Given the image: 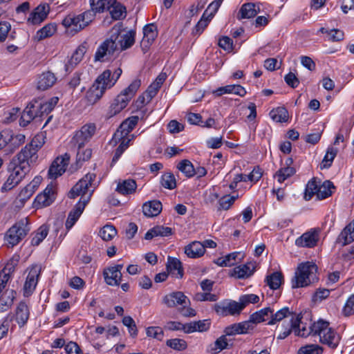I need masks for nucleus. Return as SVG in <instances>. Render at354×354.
Returning <instances> with one entry per match:
<instances>
[{
    "label": "nucleus",
    "instance_id": "nucleus-31",
    "mask_svg": "<svg viewBox=\"0 0 354 354\" xmlns=\"http://www.w3.org/2000/svg\"><path fill=\"white\" fill-rule=\"evenodd\" d=\"M158 35L156 26L153 24H149L143 28V38L141 42L142 46H150Z\"/></svg>",
    "mask_w": 354,
    "mask_h": 354
},
{
    "label": "nucleus",
    "instance_id": "nucleus-1",
    "mask_svg": "<svg viewBox=\"0 0 354 354\" xmlns=\"http://www.w3.org/2000/svg\"><path fill=\"white\" fill-rule=\"evenodd\" d=\"M309 335L318 336L319 342L331 348H335L340 341L339 335L330 327L329 323L322 319L307 326L306 324L302 326L301 329L295 330V335L307 337Z\"/></svg>",
    "mask_w": 354,
    "mask_h": 354
},
{
    "label": "nucleus",
    "instance_id": "nucleus-13",
    "mask_svg": "<svg viewBox=\"0 0 354 354\" xmlns=\"http://www.w3.org/2000/svg\"><path fill=\"white\" fill-rule=\"evenodd\" d=\"M70 156L66 153L58 156L51 164L48 170V176L51 179H56L62 176L69 164Z\"/></svg>",
    "mask_w": 354,
    "mask_h": 354
},
{
    "label": "nucleus",
    "instance_id": "nucleus-25",
    "mask_svg": "<svg viewBox=\"0 0 354 354\" xmlns=\"http://www.w3.org/2000/svg\"><path fill=\"white\" fill-rule=\"evenodd\" d=\"M42 181L41 176H35L33 180L28 184L19 193L20 200L26 201L28 200L39 187Z\"/></svg>",
    "mask_w": 354,
    "mask_h": 354
},
{
    "label": "nucleus",
    "instance_id": "nucleus-17",
    "mask_svg": "<svg viewBox=\"0 0 354 354\" xmlns=\"http://www.w3.org/2000/svg\"><path fill=\"white\" fill-rule=\"evenodd\" d=\"M55 198V187L50 184L46 187L44 192L37 196L34 201V207L41 208L50 205Z\"/></svg>",
    "mask_w": 354,
    "mask_h": 354
},
{
    "label": "nucleus",
    "instance_id": "nucleus-29",
    "mask_svg": "<svg viewBox=\"0 0 354 354\" xmlns=\"http://www.w3.org/2000/svg\"><path fill=\"white\" fill-rule=\"evenodd\" d=\"M167 78V75L165 73H161L156 77L155 81L148 87L145 91V95L147 96V102H150L152 98L157 94L160 88L162 85L163 82Z\"/></svg>",
    "mask_w": 354,
    "mask_h": 354
},
{
    "label": "nucleus",
    "instance_id": "nucleus-34",
    "mask_svg": "<svg viewBox=\"0 0 354 354\" xmlns=\"http://www.w3.org/2000/svg\"><path fill=\"white\" fill-rule=\"evenodd\" d=\"M172 234V230L169 227L156 225L147 232L145 235L146 240H151L156 236H169Z\"/></svg>",
    "mask_w": 354,
    "mask_h": 354
},
{
    "label": "nucleus",
    "instance_id": "nucleus-41",
    "mask_svg": "<svg viewBox=\"0 0 354 354\" xmlns=\"http://www.w3.org/2000/svg\"><path fill=\"white\" fill-rule=\"evenodd\" d=\"M86 52V47L84 44L79 46L71 55L68 63L66 64V70H68L70 68H73L74 66L77 65L82 61Z\"/></svg>",
    "mask_w": 354,
    "mask_h": 354
},
{
    "label": "nucleus",
    "instance_id": "nucleus-43",
    "mask_svg": "<svg viewBox=\"0 0 354 354\" xmlns=\"http://www.w3.org/2000/svg\"><path fill=\"white\" fill-rule=\"evenodd\" d=\"M272 313V308L266 307L261 309L260 310L254 313L250 316V322L253 325L254 324L260 323L266 320V317H270V313Z\"/></svg>",
    "mask_w": 354,
    "mask_h": 354
},
{
    "label": "nucleus",
    "instance_id": "nucleus-21",
    "mask_svg": "<svg viewBox=\"0 0 354 354\" xmlns=\"http://www.w3.org/2000/svg\"><path fill=\"white\" fill-rule=\"evenodd\" d=\"M37 158V153L35 152V149L29 148V146H25L12 158V159L17 161L19 160L20 164L23 162L27 164L29 169H30L31 165L36 162Z\"/></svg>",
    "mask_w": 354,
    "mask_h": 354
},
{
    "label": "nucleus",
    "instance_id": "nucleus-64",
    "mask_svg": "<svg viewBox=\"0 0 354 354\" xmlns=\"http://www.w3.org/2000/svg\"><path fill=\"white\" fill-rule=\"evenodd\" d=\"M194 299L197 301H216L218 299V296L212 294L210 292H197L194 295Z\"/></svg>",
    "mask_w": 354,
    "mask_h": 354
},
{
    "label": "nucleus",
    "instance_id": "nucleus-61",
    "mask_svg": "<svg viewBox=\"0 0 354 354\" xmlns=\"http://www.w3.org/2000/svg\"><path fill=\"white\" fill-rule=\"evenodd\" d=\"M318 185L319 184L315 180H310L308 183L304 194V198L306 201H310L315 195L317 196Z\"/></svg>",
    "mask_w": 354,
    "mask_h": 354
},
{
    "label": "nucleus",
    "instance_id": "nucleus-44",
    "mask_svg": "<svg viewBox=\"0 0 354 354\" xmlns=\"http://www.w3.org/2000/svg\"><path fill=\"white\" fill-rule=\"evenodd\" d=\"M29 317V310L27 305L21 302L17 308L16 311V319L17 323L20 326H24L26 322L28 321Z\"/></svg>",
    "mask_w": 354,
    "mask_h": 354
},
{
    "label": "nucleus",
    "instance_id": "nucleus-8",
    "mask_svg": "<svg viewBox=\"0 0 354 354\" xmlns=\"http://www.w3.org/2000/svg\"><path fill=\"white\" fill-rule=\"evenodd\" d=\"M94 18L93 11L86 10L77 15L70 14L63 19L62 25L68 34L74 35L88 26Z\"/></svg>",
    "mask_w": 354,
    "mask_h": 354
},
{
    "label": "nucleus",
    "instance_id": "nucleus-56",
    "mask_svg": "<svg viewBox=\"0 0 354 354\" xmlns=\"http://www.w3.org/2000/svg\"><path fill=\"white\" fill-rule=\"evenodd\" d=\"M259 301V297L255 294H247L241 295L239 299V303L241 310L249 304H257Z\"/></svg>",
    "mask_w": 354,
    "mask_h": 354
},
{
    "label": "nucleus",
    "instance_id": "nucleus-35",
    "mask_svg": "<svg viewBox=\"0 0 354 354\" xmlns=\"http://www.w3.org/2000/svg\"><path fill=\"white\" fill-rule=\"evenodd\" d=\"M162 210V203L159 201L146 202L142 206L143 214L148 217L158 216Z\"/></svg>",
    "mask_w": 354,
    "mask_h": 354
},
{
    "label": "nucleus",
    "instance_id": "nucleus-27",
    "mask_svg": "<svg viewBox=\"0 0 354 354\" xmlns=\"http://www.w3.org/2000/svg\"><path fill=\"white\" fill-rule=\"evenodd\" d=\"M136 31L129 30L122 34V30L117 40L118 44H120V50H124L131 48L135 43Z\"/></svg>",
    "mask_w": 354,
    "mask_h": 354
},
{
    "label": "nucleus",
    "instance_id": "nucleus-47",
    "mask_svg": "<svg viewBox=\"0 0 354 354\" xmlns=\"http://www.w3.org/2000/svg\"><path fill=\"white\" fill-rule=\"evenodd\" d=\"M14 271V266L8 263L0 272V293L6 288L8 281L10 279L11 273Z\"/></svg>",
    "mask_w": 354,
    "mask_h": 354
},
{
    "label": "nucleus",
    "instance_id": "nucleus-36",
    "mask_svg": "<svg viewBox=\"0 0 354 354\" xmlns=\"http://www.w3.org/2000/svg\"><path fill=\"white\" fill-rule=\"evenodd\" d=\"M167 269L176 278H182L183 276L181 262L176 258L168 257Z\"/></svg>",
    "mask_w": 354,
    "mask_h": 354
},
{
    "label": "nucleus",
    "instance_id": "nucleus-33",
    "mask_svg": "<svg viewBox=\"0 0 354 354\" xmlns=\"http://www.w3.org/2000/svg\"><path fill=\"white\" fill-rule=\"evenodd\" d=\"M260 11L259 6L254 3L243 4L239 12V19H250L255 17Z\"/></svg>",
    "mask_w": 354,
    "mask_h": 354
},
{
    "label": "nucleus",
    "instance_id": "nucleus-50",
    "mask_svg": "<svg viewBox=\"0 0 354 354\" xmlns=\"http://www.w3.org/2000/svg\"><path fill=\"white\" fill-rule=\"evenodd\" d=\"M226 334L218 337L209 347V351L213 354H217L227 348L228 342Z\"/></svg>",
    "mask_w": 354,
    "mask_h": 354
},
{
    "label": "nucleus",
    "instance_id": "nucleus-32",
    "mask_svg": "<svg viewBox=\"0 0 354 354\" xmlns=\"http://www.w3.org/2000/svg\"><path fill=\"white\" fill-rule=\"evenodd\" d=\"M185 253L189 258H199L205 254L202 242L194 241L185 247Z\"/></svg>",
    "mask_w": 354,
    "mask_h": 354
},
{
    "label": "nucleus",
    "instance_id": "nucleus-59",
    "mask_svg": "<svg viewBox=\"0 0 354 354\" xmlns=\"http://www.w3.org/2000/svg\"><path fill=\"white\" fill-rule=\"evenodd\" d=\"M323 348L317 344H307L301 346L297 354H322Z\"/></svg>",
    "mask_w": 354,
    "mask_h": 354
},
{
    "label": "nucleus",
    "instance_id": "nucleus-51",
    "mask_svg": "<svg viewBox=\"0 0 354 354\" xmlns=\"http://www.w3.org/2000/svg\"><path fill=\"white\" fill-rule=\"evenodd\" d=\"M178 169L181 171L186 177L192 178L194 176V167L188 160H181L177 165Z\"/></svg>",
    "mask_w": 354,
    "mask_h": 354
},
{
    "label": "nucleus",
    "instance_id": "nucleus-62",
    "mask_svg": "<svg viewBox=\"0 0 354 354\" xmlns=\"http://www.w3.org/2000/svg\"><path fill=\"white\" fill-rule=\"evenodd\" d=\"M221 0L212 1L205 10L203 17H208L209 20H211L221 6Z\"/></svg>",
    "mask_w": 354,
    "mask_h": 354
},
{
    "label": "nucleus",
    "instance_id": "nucleus-54",
    "mask_svg": "<svg viewBox=\"0 0 354 354\" xmlns=\"http://www.w3.org/2000/svg\"><path fill=\"white\" fill-rule=\"evenodd\" d=\"M45 139L46 136L44 133L41 132L35 135V137L32 139L31 142L26 146H29V148L35 149V152L37 153L39 149H41L45 143Z\"/></svg>",
    "mask_w": 354,
    "mask_h": 354
},
{
    "label": "nucleus",
    "instance_id": "nucleus-49",
    "mask_svg": "<svg viewBox=\"0 0 354 354\" xmlns=\"http://www.w3.org/2000/svg\"><path fill=\"white\" fill-rule=\"evenodd\" d=\"M296 172L295 169L293 167H282L279 169L274 175V178H277L279 183H283L287 178L293 176Z\"/></svg>",
    "mask_w": 354,
    "mask_h": 354
},
{
    "label": "nucleus",
    "instance_id": "nucleus-5",
    "mask_svg": "<svg viewBox=\"0 0 354 354\" xmlns=\"http://www.w3.org/2000/svg\"><path fill=\"white\" fill-rule=\"evenodd\" d=\"M141 85L139 79L134 80L130 85L124 88L114 100L107 112V117L112 118L123 110L133 97Z\"/></svg>",
    "mask_w": 354,
    "mask_h": 354
},
{
    "label": "nucleus",
    "instance_id": "nucleus-3",
    "mask_svg": "<svg viewBox=\"0 0 354 354\" xmlns=\"http://www.w3.org/2000/svg\"><path fill=\"white\" fill-rule=\"evenodd\" d=\"M318 281L317 266L312 261H306L299 264L292 279V288L307 287Z\"/></svg>",
    "mask_w": 354,
    "mask_h": 354
},
{
    "label": "nucleus",
    "instance_id": "nucleus-7",
    "mask_svg": "<svg viewBox=\"0 0 354 354\" xmlns=\"http://www.w3.org/2000/svg\"><path fill=\"white\" fill-rule=\"evenodd\" d=\"M8 176L6 181L2 185L1 192L10 191L15 187L29 172L30 169L27 164H20L19 160L12 158L8 165Z\"/></svg>",
    "mask_w": 354,
    "mask_h": 354
},
{
    "label": "nucleus",
    "instance_id": "nucleus-23",
    "mask_svg": "<svg viewBox=\"0 0 354 354\" xmlns=\"http://www.w3.org/2000/svg\"><path fill=\"white\" fill-rule=\"evenodd\" d=\"M137 189V184L136 180L129 178L125 180H118L117 181V186L115 192L118 194L127 196L136 192Z\"/></svg>",
    "mask_w": 354,
    "mask_h": 354
},
{
    "label": "nucleus",
    "instance_id": "nucleus-4",
    "mask_svg": "<svg viewBox=\"0 0 354 354\" xmlns=\"http://www.w3.org/2000/svg\"><path fill=\"white\" fill-rule=\"evenodd\" d=\"M120 30L121 24L120 23L112 28L110 37L106 39L97 48L94 55L95 62H104L111 59L118 50L117 40L120 34Z\"/></svg>",
    "mask_w": 354,
    "mask_h": 354
},
{
    "label": "nucleus",
    "instance_id": "nucleus-45",
    "mask_svg": "<svg viewBox=\"0 0 354 354\" xmlns=\"http://www.w3.org/2000/svg\"><path fill=\"white\" fill-rule=\"evenodd\" d=\"M283 275L279 272H274L268 275L265 279V282L272 290L278 289L283 282Z\"/></svg>",
    "mask_w": 354,
    "mask_h": 354
},
{
    "label": "nucleus",
    "instance_id": "nucleus-57",
    "mask_svg": "<svg viewBox=\"0 0 354 354\" xmlns=\"http://www.w3.org/2000/svg\"><path fill=\"white\" fill-rule=\"evenodd\" d=\"M48 233V228L46 225H41L37 230V233L32 239L31 243L32 245H39L40 243L46 237Z\"/></svg>",
    "mask_w": 354,
    "mask_h": 354
},
{
    "label": "nucleus",
    "instance_id": "nucleus-15",
    "mask_svg": "<svg viewBox=\"0 0 354 354\" xmlns=\"http://www.w3.org/2000/svg\"><path fill=\"white\" fill-rule=\"evenodd\" d=\"M214 309L218 315L223 316L239 315L242 311L239 301L232 300H225L216 304Z\"/></svg>",
    "mask_w": 354,
    "mask_h": 354
},
{
    "label": "nucleus",
    "instance_id": "nucleus-2",
    "mask_svg": "<svg viewBox=\"0 0 354 354\" xmlns=\"http://www.w3.org/2000/svg\"><path fill=\"white\" fill-rule=\"evenodd\" d=\"M283 321L281 326V331L278 335L277 339H283L290 334L295 335V330L301 329L304 325L299 315L296 314L288 307H283L276 312L272 308V313H270V320L268 322L269 325H274L277 322Z\"/></svg>",
    "mask_w": 354,
    "mask_h": 354
},
{
    "label": "nucleus",
    "instance_id": "nucleus-9",
    "mask_svg": "<svg viewBox=\"0 0 354 354\" xmlns=\"http://www.w3.org/2000/svg\"><path fill=\"white\" fill-rule=\"evenodd\" d=\"M59 101L57 97L50 98L48 102H46L39 105V109H35V106L32 105L28 110H25L23 113L21 118L23 120H26L30 122V120L37 118H43L48 116V113L55 108Z\"/></svg>",
    "mask_w": 354,
    "mask_h": 354
},
{
    "label": "nucleus",
    "instance_id": "nucleus-16",
    "mask_svg": "<svg viewBox=\"0 0 354 354\" xmlns=\"http://www.w3.org/2000/svg\"><path fill=\"white\" fill-rule=\"evenodd\" d=\"M96 126L94 123H88L82 127V128L75 132L73 137V141L78 147H83L86 142L95 134Z\"/></svg>",
    "mask_w": 354,
    "mask_h": 354
},
{
    "label": "nucleus",
    "instance_id": "nucleus-60",
    "mask_svg": "<svg viewBox=\"0 0 354 354\" xmlns=\"http://www.w3.org/2000/svg\"><path fill=\"white\" fill-rule=\"evenodd\" d=\"M110 13L114 19H120L125 17L126 8L115 1L114 5L111 7Z\"/></svg>",
    "mask_w": 354,
    "mask_h": 354
},
{
    "label": "nucleus",
    "instance_id": "nucleus-37",
    "mask_svg": "<svg viewBox=\"0 0 354 354\" xmlns=\"http://www.w3.org/2000/svg\"><path fill=\"white\" fill-rule=\"evenodd\" d=\"M91 10L95 15L96 12H102L106 10H110L114 5L115 0H89Z\"/></svg>",
    "mask_w": 354,
    "mask_h": 354
},
{
    "label": "nucleus",
    "instance_id": "nucleus-26",
    "mask_svg": "<svg viewBox=\"0 0 354 354\" xmlns=\"http://www.w3.org/2000/svg\"><path fill=\"white\" fill-rule=\"evenodd\" d=\"M57 81L55 75L50 72L41 73L37 80V88L41 91H45L53 86Z\"/></svg>",
    "mask_w": 354,
    "mask_h": 354
},
{
    "label": "nucleus",
    "instance_id": "nucleus-53",
    "mask_svg": "<svg viewBox=\"0 0 354 354\" xmlns=\"http://www.w3.org/2000/svg\"><path fill=\"white\" fill-rule=\"evenodd\" d=\"M117 234L113 225H106L99 232L100 236L106 241H111Z\"/></svg>",
    "mask_w": 354,
    "mask_h": 354
},
{
    "label": "nucleus",
    "instance_id": "nucleus-24",
    "mask_svg": "<svg viewBox=\"0 0 354 354\" xmlns=\"http://www.w3.org/2000/svg\"><path fill=\"white\" fill-rule=\"evenodd\" d=\"M253 328L254 326L250 323V320H248L232 324L226 327L224 332L226 335L231 336L236 334H245L249 330L253 329Z\"/></svg>",
    "mask_w": 354,
    "mask_h": 354
},
{
    "label": "nucleus",
    "instance_id": "nucleus-12",
    "mask_svg": "<svg viewBox=\"0 0 354 354\" xmlns=\"http://www.w3.org/2000/svg\"><path fill=\"white\" fill-rule=\"evenodd\" d=\"M139 120L138 116H131L126 119L119 127L116 132L114 133L111 143L118 144V141L123 139H132L128 137L129 133L133 129ZM133 137V136H131Z\"/></svg>",
    "mask_w": 354,
    "mask_h": 354
},
{
    "label": "nucleus",
    "instance_id": "nucleus-30",
    "mask_svg": "<svg viewBox=\"0 0 354 354\" xmlns=\"http://www.w3.org/2000/svg\"><path fill=\"white\" fill-rule=\"evenodd\" d=\"M85 208V203H77L69 212L66 221V228L69 230L77 221Z\"/></svg>",
    "mask_w": 354,
    "mask_h": 354
},
{
    "label": "nucleus",
    "instance_id": "nucleus-6",
    "mask_svg": "<svg viewBox=\"0 0 354 354\" xmlns=\"http://www.w3.org/2000/svg\"><path fill=\"white\" fill-rule=\"evenodd\" d=\"M95 177L96 176L93 173H88L86 174L73 187L71 192L68 193V196L75 198L78 196H81L78 203H85L86 205L90 201L95 188V185L93 183Z\"/></svg>",
    "mask_w": 354,
    "mask_h": 354
},
{
    "label": "nucleus",
    "instance_id": "nucleus-19",
    "mask_svg": "<svg viewBox=\"0 0 354 354\" xmlns=\"http://www.w3.org/2000/svg\"><path fill=\"white\" fill-rule=\"evenodd\" d=\"M163 303L169 308L187 306L189 300L182 292H173L163 297Z\"/></svg>",
    "mask_w": 354,
    "mask_h": 354
},
{
    "label": "nucleus",
    "instance_id": "nucleus-40",
    "mask_svg": "<svg viewBox=\"0 0 354 354\" xmlns=\"http://www.w3.org/2000/svg\"><path fill=\"white\" fill-rule=\"evenodd\" d=\"M243 255L239 252H234L225 257H220L215 261V263L221 267H229L234 265L236 259L241 260Z\"/></svg>",
    "mask_w": 354,
    "mask_h": 354
},
{
    "label": "nucleus",
    "instance_id": "nucleus-42",
    "mask_svg": "<svg viewBox=\"0 0 354 354\" xmlns=\"http://www.w3.org/2000/svg\"><path fill=\"white\" fill-rule=\"evenodd\" d=\"M104 277L106 283L109 286H119L122 273H118L113 268L109 267L104 271Z\"/></svg>",
    "mask_w": 354,
    "mask_h": 354
},
{
    "label": "nucleus",
    "instance_id": "nucleus-55",
    "mask_svg": "<svg viewBox=\"0 0 354 354\" xmlns=\"http://www.w3.org/2000/svg\"><path fill=\"white\" fill-rule=\"evenodd\" d=\"M162 186L168 189H173L176 187L175 176L171 173H165L161 177Z\"/></svg>",
    "mask_w": 354,
    "mask_h": 354
},
{
    "label": "nucleus",
    "instance_id": "nucleus-18",
    "mask_svg": "<svg viewBox=\"0 0 354 354\" xmlns=\"http://www.w3.org/2000/svg\"><path fill=\"white\" fill-rule=\"evenodd\" d=\"M50 11L48 4H39L29 15L27 22L31 25H38L44 21L47 17Z\"/></svg>",
    "mask_w": 354,
    "mask_h": 354
},
{
    "label": "nucleus",
    "instance_id": "nucleus-52",
    "mask_svg": "<svg viewBox=\"0 0 354 354\" xmlns=\"http://www.w3.org/2000/svg\"><path fill=\"white\" fill-rule=\"evenodd\" d=\"M338 149L333 146L328 147L326 153L323 158L322 164L323 167L328 168L331 166L332 162L337 156Z\"/></svg>",
    "mask_w": 354,
    "mask_h": 354
},
{
    "label": "nucleus",
    "instance_id": "nucleus-14",
    "mask_svg": "<svg viewBox=\"0 0 354 354\" xmlns=\"http://www.w3.org/2000/svg\"><path fill=\"white\" fill-rule=\"evenodd\" d=\"M28 270V274L24 286V294L26 297L30 295L35 289L41 272V267L39 265H33Z\"/></svg>",
    "mask_w": 354,
    "mask_h": 354
},
{
    "label": "nucleus",
    "instance_id": "nucleus-63",
    "mask_svg": "<svg viewBox=\"0 0 354 354\" xmlns=\"http://www.w3.org/2000/svg\"><path fill=\"white\" fill-rule=\"evenodd\" d=\"M92 154L91 149H82V147H78L77 153V164L81 165L83 162L88 160Z\"/></svg>",
    "mask_w": 354,
    "mask_h": 354
},
{
    "label": "nucleus",
    "instance_id": "nucleus-10",
    "mask_svg": "<svg viewBox=\"0 0 354 354\" xmlns=\"http://www.w3.org/2000/svg\"><path fill=\"white\" fill-rule=\"evenodd\" d=\"M28 220L24 218L17 222L7 232L6 240L8 243L12 246L16 245L21 241L30 231Z\"/></svg>",
    "mask_w": 354,
    "mask_h": 354
},
{
    "label": "nucleus",
    "instance_id": "nucleus-58",
    "mask_svg": "<svg viewBox=\"0 0 354 354\" xmlns=\"http://www.w3.org/2000/svg\"><path fill=\"white\" fill-rule=\"evenodd\" d=\"M109 73V77H107V79H104V81L106 82V85L108 86V87H110L111 88L112 86H113L115 85V84L116 83V82L118 81V80L120 78L122 73V71L120 68H118L117 69L115 70V71L112 74V72L111 71V70L109 69H107V70H105L104 72H107Z\"/></svg>",
    "mask_w": 354,
    "mask_h": 354
},
{
    "label": "nucleus",
    "instance_id": "nucleus-39",
    "mask_svg": "<svg viewBox=\"0 0 354 354\" xmlns=\"http://www.w3.org/2000/svg\"><path fill=\"white\" fill-rule=\"evenodd\" d=\"M335 187L333 183L329 180H325L318 185L317 198L318 200L325 199L332 195Z\"/></svg>",
    "mask_w": 354,
    "mask_h": 354
},
{
    "label": "nucleus",
    "instance_id": "nucleus-22",
    "mask_svg": "<svg viewBox=\"0 0 354 354\" xmlns=\"http://www.w3.org/2000/svg\"><path fill=\"white\" fill-rule=\"evenodd\" d=\"M255 268V262H248L245 264L236 266L233 269L231 276L237 279H246L251 277L254 274Z\"/></svg>",
    "mask_w": 354,
    "mask_h": 354
},
{
    "label": "nucleus",
    "instance_id": "nucleus-11",
    "mask_svg": "<svg viewBox=\"0 0 354 354\" xmlns=\"http://www.w3.org/2000/svg\"><path fill=\"white\" fill-rule=\"evenodd\" d=\"M108 77V71L103 72L96 78L93 85L88 90L85 97L88 104L93 105L95 104L102 97L105 91L111 88L105 84L106 82L104 81V80L107 79Z\"/></svg>",
    "mask_w": 354,
    "mask_h": 354
},
{
    "label": "nucleus",
    "instance_id": "nucleus-28",
    "mask_svg": "<svg viewBox=\"0 0 354 354\" xmlns=\"http://www.w3.org/2000/svg\"><path fill=\"white\" fill-rule=\"evenodd\" d=\"M354 241V219L341 232L337 241L342 245L350 244Z\"/></svg>",
    "mask_w": 354,
    "mask_h": 354
},
{
    "label": "nucleus",
    "instance_id": "nucleus-38",
    "mask_svg": "<svg viewBox=\"0 0 354 354\" xmlns=\"http://www.w3.org/2000/svg\"><path fill=\"white\" fill-rule=\"evenodd\" d=\"M17 292L13 290H6L0 297V312L8 310L13 304Z\"/></svg>",
    "mask_w": 354,
    "mask_h": 354
},
{
    "label": "nucleus",
    "instance_id": "nucleus-48",
    "mask_svg": "<svg viewBox=\"0 0 354 354\" xmlns=\"http://www.w3.org/2000/svg\"><path fill=\"white\" fill-rule=\"evenodd\" d=\"M270 116L276 122H284L288 119V113L285 108L277 107L270 112Z\"/></svg>",
    "mask_w": 354,
    "mask_h": 354
},
{
    "label": "nucleus",
    "instance_id": "nucleus-46",
    "mask_svg": "<svg viewBox=\"0 0 354 354\" xmlns=\"http://www.w3.org/2000/svg\"><path fill=\"white\" fill-rule=\"evenodd\" d=\"M57 30V26L53 24H48L36 32L35 37L38 41L53 36Z\"/></svg>",
    "mask_w": 354,
    "mask_h": 354
},
{
    "label": "nucleus",
    "instance_id": "nucleus-20",
    "mask_svg": "<svg viewBox=\"0 0 354 354\" xmlns=\"http://www.w3.org/2000/svg\"><path fill=\"white\" fill-rule=\"evenodd\" d=\"M318 241V232L312 229L298 237L295 241V244L298 247L310 248L315 247L317 245Z\"/></svg>",
    "mask_w": 354,
    "mask_h": 354
}]
</instances>
